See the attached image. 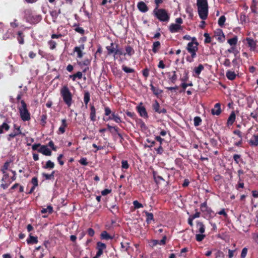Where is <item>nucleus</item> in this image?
<instances>
[{
	"mask_svg": "<svg viewBox=\"0 0 258 258\" xmlns=\"http://www.w3.org/2000/svg\"><path fill=\"white\" fill-rule=\"evenodd\" d=\"M107 247L106 245L100 241H98L96 243V248L97 249L96 254L101 256L103 253V251L106 249Z\"/></svg>",
	"mask_w": 258,
	"mask_h": 258,
	"instance_id": "1a4fd4ad",
	"label": "nucleus"
},
{
	"mask_svg": "<svg viewBox=\"0 0 258 258\" xmlns=\"http://www.w3.org/2000/svg\"><path fill=\"white\" fill-rule=\"evenodd\" d=\"M188 72L186 70H185L183 73V76L180 78V80L183 83H186L188 80Z\"/></svg>",
	"mask_w": 258,
	"mask_h": 258,
	"instance_id": "de8ad7c7",
	"label": "nucleus"
},
{
	"mask_svg": "<svg viewBox=\"0 0 258 258\" xmlns=\"http://www.w3.org/2000/svg\"><path fill=\"white\" fill-rule=\"evenodd\" d=\"M100 238L101 240H111L113 239V237L111 236L106 231H103L100 235Z\"/></svg>",
	"mask_w": 258,
	"mask_h": 258,
	"instance_id": "4be33fe9",
	"label": "nucleus"
},
{
	"mask_svg": "<svg viewBox=\"0 0 258 258\" xmlns=\"http://www.w3.org/2000/svg\"><path fill=\"white\" fill-rule=\"evenodd\" d=\"M204 36L205 37L204 42L205 43H209L211 42V38L209 34L207 33H205Z\"/></svg>",
	"mask_w": 258,
	"mask_h": 258,
	"instance_id": "bf43d9fd",
	"label": "nucleus"
},
{
	"mask_svg": "<svg viewBox=\"0 0 258 258\" xmlns=\"http://www.w3.org/2000/svg\"><path fill=\"white\" fill-rule=\"evenodd\" d=\"M152 108L155 112L158 113H166L167 112L165 108H161L160 104L157 100H155L152 104Z\"/></svg>",
	"mask_w": 258,
	"mask_h": 258,
	"instance_id": "9b49d317",
	"label": "nucleus"
},
{
	"mask_svg": "<svg viewBox=\"0 0 258 258\" xmlns=\"http://www.w3.org/2000/svg\"><path fill=\"white\" fill-rule=\"evenodd\" d=\"M186 49L188 52L190 54V56H186V61L189 62H193L194 59L197 56V52L198 50V45H196L192 43H188Z\"/></svg>",
	"mask_w": 258,
	"mask_h": 258,
	"instance_id": "39448f33",
	"label": "nucleus"
},
{
	"mask_svg": "<svg viewBox=\"0 0 258 258\" xmlns=\"http://www.w3.org/2000/svg\"><path fill=\"white\" fill-rule=\"evenodd\" d=\"M27 242L28 244H36L38 242L37 236H33L30 234L29 237L27 239Z\"/></svg>",
	"mask_w": 258,
	"mask_h": 258,
	"instance_id": "cd10ccee",
	"label": "nucleus"
},
{
	"mask_svg": "<svg viewBox=\"0 0 258 258\" xmlns=\"http://www.w3.org/2000/svg\"><path fill=\"white\" fill-rule=\"evenodd\" d=\"M79 162L82 165L86 166L88 165V162L87 161V159L86 158H81L80 160L79 161Z\"/></svg>",
	"mask_w": 258,
	"mask_h": 258,
	"instance_id": "774afa93",
	"label": "nucleus"
},
{
	"mask_svg": "<svg viewBox=\"0 0 258 258\" xmlns=\"http://www.w3.org/2000/svg\"><path fill=\"white\" fill-rule=\"evenodd\" d=\"M122 70L126 73H132L135 72V70L130 68H128L126 66L123 65L122 66Z\"/></svg>",
	"mask_w": 258,
	"mask_h": 258,
	"instance_id": "8fccbe9b",
	"label": "nucleus"
},
{
	"mask_svg": "<svg viewBox=\"0 0 258 258\" xmlns=\"http://www.w3.org/2000/svg\"><path fill=\"white\" fill-rule=\"evenodd\" d=\"M153 15L159 21L167 22L170 20V14L165 9H154L152 12Z\"/></svg>",
	"mask_w": 258,
	"mask_h": 258,
	"instance_id": "f03ea898",
	"label": "nucleus"
},
{
	"mask_svg": "<svg viewBox=\"0 0 258 258\" xmlns=\"http://www.w3.org/2000/svg\"><path fill=\"white\" fill-rule=\"evenodd\" d=\"M142 105L143 103L142 102L140 103L139 105L137 106V110L141 117H143L145 118H148V113L147 112L146 108Z\"/></svg>",
	"mask_w": 258,
	"mask_h": 258,
	"instance_id": "9d476101",
	"label": "nucleus"
},
{
	"mask_svg": "<svg viewBox=\"0 0 258 258\" xmlns=\"http://www.w3.org/2000/svg\"><path fill=\"white\" fill-rule=\"evenodd\" d=\"M236 76L237 75L234 72L230 70H228L226 73V77L228 80L231 81L234 80L236 78Z\"/></svg>",
	"mask_w": 258,
	"mask_h": 258,
	"instance_id": "a878e982",
	"label": "nucleus"
},
{
	"mask_svg": "<svg viewBox=\"0 0 258 258\" xmlns=\"http://www.w3.org/2000/svg\"><path fill=\"white\" fill-rule=\"evenodd\" d=\"M107 128L112 134H113L114 132H117L118 131H119V128L117 126H112L109 124H107Z\"/></svg>",
	"mask_w": 258,
	"mask_h": 258,
	"instance_id": "49530a36",
	"label": "nucleus"
},
{
	"mask_svg": "<svg viewBox=\"0 0 258 258\" xmlns=\"http://www.w3.org/2000/svg\"><path fill=\"white\" fill-rule=\"evenodd\" d=\"M226 21V17L224 16H221L218 20V25L220 27H223Z\"/></svg>",
	"mask_w": 258,
	"mask_h": 258,
	"instance_id": "3c124183",
	"label": "nucleus"
},
{
	"mask_svg": "<svg viewBox=\"0 0 258 258\" xmlns=\"http://www.w3.org/2000/svg\"><path fill=\"white\" fill-rule=\"evenodd\" d=\"M238 41V38L237 36H234L233 38L229 39L227 41L228 43L231 46H234L236 45Z\"/></svg>",
	"mask_w": 258,
	"mask_h": 258,
	"instance_id": "58836bf2",
	"label": "nucleus"
},
{
	"mask_svg": "<svg viewBox=\"0 0 258 258\" xmlns=\"http://www.w3.org/2000/svg\"><path fill=\"white\" fill-rule=\"evenodd\" d=\"M221 112V105L219 103L215 104L213 108L211 109V113L213 115H219Z\"/></svg>",
	"mask_w": 258,
	"mask_h": 258,
	"instance_id": "6ab92c4d",
	"label": "nucleus"
},
{
	"mask_svg": "<svg viewBox=\"0 0 258 258\" xmlns=\"http://www.w3.org/2000/svg\"><path fill=\"white\" fill-rule=\"evenodd\" d=\"M250 9L253 13H257L258 2L257 0H252V3L250 6Z\"/></svg>",
	"mask_w": 258,
	"mask_h": 258,
	"instance_id": "393cba45",
	"label": "nucleus"
},
{
	"mask_svg": "<svg viewBox=\"0 0 258 258\" xmlns=\"http://www.w3.org/2000/svg\"><path fill=\"white\" fill-rule=\"evenodd\" d=\"M10 161H6L4 165L3 166L2 168H1V171L4 173H6V170H8L9 166H10Z\"/></svg>",
	"mask_w": 258,
	"mask_h": 258,
	"instance_id": "09e8293b",
	"label": "nucleus"
},
{
	"mask_svg": "<svg viewBox=\"0 0 258 258\" xmlns=\"http://www.w3.org/2000/svg\"><path fill=\"white\" fill-rule=\"evenodd\" d=\"M121 167L123 169H128L129 167V164L127 160H122L121 161Z\"/></svg>",
	"mask_w": 258,
	"mask_h": 258,
	"instance_id": "e2e57ef3",
	"label": "nucleus"
},
{
	"mask_svg": "<svg viewBox=\"0 0 258 258\" xmlns=\"http://www.w3.org/2000/svg\"><path fill=\"white\" fill-rule=\"evenodd\" d=\"M21 107L19 108L20 117L24 121H29L31 119L30 113L27 109V106L24 100L21 101Z\"/></svg>",
	"mask_w": 258,
	"mask_h": 258,
	"instance_id": "423d86ee",
	"label": "nucleus"
},
{
	"mask_svg": "<svg viewBox=\"0 0 258 258\" xmlns=\"http://www.w3.org/2000/svg\"><path fill=\"white\" fill-rule=\"evenodd\" d=\"M85 49V45L82 44L79 46H76L74 49V52L77 53L78 58H82L83 56L84 53L83 50Z\"/></svg>",
	"mask_w": 258,
	"mask_h": 258,
	"instance_id": "4468645a",
	"label": "nucleus"
},
{
	"mask_svg": "<svg viewBox=\"0 0 258 258\" xmlns=\"http://www.w3.org/2000/svg\"><path fill=\"white\" fill-rule=\"evenodd\" d=\"M24 36L22 31H19L18 32L17 40L20 44H23L24 43Z\"/></svg>",
	"mask_w": 258,
	"mask_h": 258,
	"instance_id": "c9c22d12",
	"label": "nucleus"
},
{
	"mask_svg": "<svg viewBox=\"0 0 258 258\" xmlns=\"http://www.w3.org/2000/svg\"><path fill=\"white\" fill-rule=\"evenodd\" d=\"M82 73L81 72H78L75 74L70 75V77L72 79L73 81H75L77 78H78L79 79H81L82 78Z\"/></svg>",
	"mask_w": 258,
	"mask_h": 258,
	"instance_id": "79ce46f5",
	"label": "nucleus"
},
{
	"mask_svg": "<svg viewBox=\"0 0 258 258\" xmlns=\"http://www.w3.org/2000/svg\"><path fill=\"white\" fill-rule=\"evenodd\" d=\"M90 100V95L88 91H85L84 94V102L86 108H87L88 104Z\"/></svg>",
	"mask_w": 258,
	"mask_h": 258,
	"instance_id": "2f4dec72",
	"label": "nucleus"
},
{
	"mask_svg": "<svg viewBox=\"0 0 258 258\" xmlns=\"http://www.w3.org/2000/svg\"><path fill=\"white\" fill-rule=\"evenodd\" d=\"M48 44L50 49L53 50L56 48V43L55 41L52 40H50L48 41Z\"/></svg>",
	"mask_w": 258,
	"mask_h": 258,
	"instance_id": "864d4df0",
	"label": "nucleus"
},
{
	"mask_svg": "<svg viewBox=\"0 0 258 258\" xmlns=\"http://www.w3.org/2000/svg\"><path fill=\"white\" fill-rule=\"evenodd\" d=\"M125 114L129 117H131L133 119H135L136 118V114L134 112H131L127 110L125 112Z\"/></svg>",
	"mask_w": 258,
	"mask_h": 258,
	"instance_id": "052dcab7",
	"label": "nucleus"
},
{
	"mask_svg": "<svg viewBox=\"0 0 258 258\" xmlns=\"http://www.w3.org/2000/svg\"><path fill=\"white\" fill-rule=\"evenodd\" d=\"M55 164L51 160H48L46 162L45 165L43 166L44 169H52L54 167Z\"/></svg>",
	"mask_w": 258,
	"mask_h": 258,
	"instance_id": "4c0bfd02",
	"label": "nucleus"
},
{
	"mask_svg": "<svg viewBox=\"0 0 258 258\" xmlns=\"http://www.w3.org/2000/svg\"><path fill=\"white\" fill-rule=\"evenodd\" d=\"M55 171H53L50 174H47L45 173H42V176L45 177L46 180H50L54 179V176L55 174Z\"/></svg>",
	"mask_w": 258,
	"mask_h": 258,
	"instance_id": "a19ab883",
	"label": "nucleus"
},
{
	"mask_svg": "<svg viewBox=\"0 0 258 258\" xmlns=\"http://www.w3.org/2000/svg\"><path fill=\"white\" fill-rule=\"evenodd\" d=\"M90 120L92 121H95L96 120V109H95L94 106L91 104H90Z\"/></svg>",
	"mask_w": 258,
	"mask_h": 258,
	"instance_id": "aec40b11",
	"label": "nucleus"
},
{
	"mask_svg": "<svg viewBox=\"0 0 258 258\" xmlns=\"http://www.w3.org/2000/svg\"><path fill=\"white\" fill-rule=\"evenodd\" d=\"M233 134L238 136L240 139H242V133L239 130H235L233 132Z\"/></svg>",
	"mask_w": 258,
	"mask_h": 258,
	"instance_id": "0e129e2a",
	"label": "nucleus"
},
{
	"mask_svg": "<svg viewBox=\"0 0 258 258\" xmlns=\"http://www.w3.org/2000/svg\"><path fill=\"white\" fill-rule=\"evenodd\" d=\"M194 125L195 126L200 125L202 122V119L199 116H196L194 119Z\"/></svg>",
	"mask_w": 258,
	"mask_h": 258,
	"instance_id": "603ef678",
	"label": "nucleus"
},
{
	"mask_svg": "<svg viewBox=\"0 0 258 258\" xmlns=\"http://www.w3.org/2000/svg\"><path fill=\"white\" fill-rule=\"evenodd\" d=\"M206 237L205 234H197L196 235V239L197 241L200 242L202 241Z\"/></svg>",
	"mask_w": 258,
	"mask_h": 258,
	"instance_id": "5fc2aeb1",
	"label": "nucleus"
},
{
	"mask_svg": "<svg viewBox=\"0 0 258 258\" xmlns=\"http://www.w3.org/2000/svg\"><path fill=\"white\" fill-rule=\"evenodd\" d=\"M47 118V116L46 114H44L41 115L40 120H41L42 125L44 126L45 124H46Z\"/></svg>",
	"mask_w": 258,
	"mask_h": 258,
	"instance_id": "680f3d73",
	"label": "nucleus"
},
{
	"mask_svg": "<svg viewBox=\"0 0 258 258\" xmlns=\"http://www.w3.org/2000/svg\"><path fill=\"white\" fill-rule=\"evenodd\" d=\"M144 213L147 217L146 222L148 224L150 223L152 220H154V215L152 213H149L147 211H144Z\"/></svg>",
	"mask_w": 258,
	"mask_h": 258,
	"instance_id": "e433bc0d",
	"label": "nucleus"
},
{
	"mask_svg": "<svg viewBox=\"0 0 258 258\" xmlns=\"http://www.w3.org/2000/svg\"><path fill=\"white\" fill-rule=\"evenodd\" d=\"M91 63V60L89 59H85L82 62H80L79 63V65L80 66H87L90 64Z\"/></svg>",
	"mask_w": 258,
	"mask_h": 258,
	"instance_id": "6e6d98bb",
	"label": "nucleus"
},
{
	"mask_svg": "<svg viewBox=\"0 0 258 258\" xmlns=\"http://www.w3.org/2000/svg\"><path fill=\"white\" fill-rule=\"evenodd\" d=\"M161 47L160 42L158 41L154 42L152 46V51L154 53H156Z\"/></svg>",
	"mask_w": 258,
	"mask_h": 258,
	"instance_id": "473e14b6",
	"label": "nucleus"
},
{
	"mask_svg": "<svg viewBox=\"0 0 258 258\" xmlns=\"http://www.w3.org/2000/svg\"><path fill=\"white\" fill-rule=\"evenodd\" d=\"M172 75H170V73H168V78L171 82L173 84H175L177 79V76L176 75V71H174L172 72Z\"/></svg>",
	"mask_w": 258,
	"mask_h": 258,
	"instance_id": "7c9ffc66",
	"label": "nucleus"
},
{
	"mask_svg": "<svg viewBox=\"0 0 258 258\" xmlns=\"http://www.w3.org/2000/svg\"><path fill=\"white\" fill-rule=\"evenodd\" d=\"M38 152L42 153L45 156H50L52 154L51 151L48 148L46 145H42L41 147L38 150Z\"/></svg>",
	"mask_w": 258,
	"mask_h": 258,
	"instance_id": "ddd939ff",
	"label": "nucleus"
},
{
	"mask_svg": "<svg viewBox=\"0 0 258 258\" xmlns=\"http://www.w3.org/2000/svg\"><path fill=\"white\" fill-rule=\"evenodd\" d=\"M125 51L129 56H132L135 53L134 49L130 45H127L125 47Z\"/></svg>",
	"mask_w": 258,
	"mask_h": 258,
	"instance_id": "37998d69",
	"label": "nucleus"
},
{
	"mask_svg": "<svg viewBox=\"0 0 258 258\" xmlns=\"http://www.w3.org/2000/svg\"><path fill=\"white\" fill-rule=\"evenodd\" d=\"M210 143L211 145L213 147H216L218 144L217 141L215 139H214V138L210 139Z\"/></svg>",
	"mask_w": 258,
	"mask_h": 258,
	"instance_id": "69168bd1",
	"label": "nucleus"
},
{
	"mask_svg": "<svg viewBox=\"0 0 258 258\" xmlns=\"http://www.w3.org/2000/svg\"><path fill=\"white\" fill-rule=\"evenodd\" d=\"M201 211L202 212H206L207 214L210 215L212 210L211 209L209 208L207 206V202H205L201 205Z\"/></svg>",
	"mask_w": 258,
	"mask_h": 258,
	"instance_id": "5701e85b",
	"label": "nucleus"
},
{
	"mask_svg": "<svg viewBox=\"0 0 258 258\" xmlns=\"http://www.w3.org/2000/svg\"><path fill=\"white\" fill-rule=\"evenodd\" d=\"M236 119V115L234 111H232L227 121V125H231L234 122Z\"/></svg>",
	"mask_w": 258,
	"mask_h": 258,
	"instance_id": "412c9836",
	"label": "nucleus"
},
{
	"mask_svg": "<svg viewBox=\"0 0 258 258\" xmlns=\"http://www.w3.org/2000/svg\"><path fill=\"white\" fill-rule=\"evenodd\" d=\"M104 121L113 120L116 123H120L122 122L120 117L118 113L115 111H111V109L106 106L104 108V116L103 118Z\"/></svg>",
	"mask_w": 258,
	"mask_h": 258,
	"instance_id": "7ed1b4c3",
	"label": "nucleus"
},
{
	"mask_svg": "<svg viewBox=\"0 0 258 258\" xmlns=\"http://www.w3.org/2000/svg\"><path fill=\"white\" fill-rule=\"evenodd\" d=\"M137 122H138L139 123V124L140 125V127L142 128H143V129H146L147 128L146 124H145V123L144 122V121L142 119H138L137 120Z\"/></svg>",
	"mask_w": 258,
	"mask_h": 258,
	"instance_id": "4d7b16f0",
	"label": "nucleus"
},
{
	"mask_svg": "<svg viewBox=\"0 0 258 258\" xmlns=\"http://www.w3.org/2000/svg\"><path fill=\"white\" fill-rule=\"evenodd\" d=\"M10 129V126L6 122H4L1 125H0V134L3 133V130H5L8 131Z\"/></svg>",
	"mask_w": 258,
	"mask_h": 258,
	"instance_id": "c03bdc74",
	"label": "nucleus"
},
{
	"mask_svg": "<svg viewBox=\"0 0 258 258\" xmlns=\"http://www.w3.org/2000/svg\"><path fill=\"white\" fill-rule=\"evenodd\" d=\"M133 205L135 209H139L143 208V205L141 203H139L138 201L136 200L133 202Z\"/></svg>",
	"mask_w": 258,
	"mask_h": 258,
	"instance_id": "13d9d810",
	"label": "nucleus"
},
{
	"mask_svg": "<svg viewBox=\"0 0 258 258\" xmlns=\"http://www.w3.org/2000/svg\"><path fill=\"white\" fill-rule=\"evenodd\" d=\"M197 5L200 18L206 20L208 15V4L207 0H197Z\"/></svg>",
	"mask_w": 258,
	"mask_h": 258,
	"instance_id": "f257e3e1",
	"label": "nucleus"
},
{
	"mask_svg": "<svg viewBox=\"0 0 258 258\" xmlns=\"http://www.w3.org/2000/svg\"><path fill=\"white\" fill-rule=\"evenodd\" d=\"M247 253V248L246 247H244L242 249L241 254H240V257L241 258H245L246 257V255Z\"/></svg>",
	"mask_w": 258,
	"mask_h": 258,
	"instance_id": "338daca9",
	"label": "nucleus"
},
{
	"mask_svg": "<svg viewBox=\"0 0 258 258\" xmlns=\"http://www.w3.org/2000/svg\"><path fill=\"white\" fill-rule=\"evenodd\" d=\"M248 143L251 147H257L258 146V134L253 135Z\"/></svg>",
	"mask_w": 258,
	"mask_h": 258,
	"instance_id": "2eb2a0df",
	"label": "nucleus"
},
{
	"mask_svg": "<svg viewBox=\"0 0 258 258\" xmlns=\"http://www.w3.org/2000/svg\"><path fill=\"white\" fill-rule=\"evenodd\" d=\"M153 174L154 180L157 185L160 184L161 181H165L164 179L162 176L158 175L156 172L154 171Z\"/></svg>",
	"mask_w": 258,
	"mask_h": 258,
	"instance_id": "c85d7f7f",
	"label": "nucleus"
},
{
	"mask_svg": "<svg viewBox=\"0 0 258 258\" xmlns=\"http://www.w3.org/2000/svg\"><path fill=\"white\" fill-rule=\"evenodd\" d=\"M233 160L236 164H239L240 162H243V160L241 158V155L238 154H234L233 155Z\"/></svg>",
	"mask_w": 258,
	"mask_h": 258,
	"instance_id": "a18cd8bd",
	"label": "nucleus"
},
{
	"mask_svg": "<svg viewBox=\"0 0 258 258\" xmlns=\"http://www.w3.org/2000/svg\"><path fill=\"white\" fill-rule=\"evenodd\" d=\"M53 207L51 205H49L46 208H43L41 210V212L42 214H45L47 212L49 214H51L53 212Z\"/></svg>",
	"mask_w": 258,
	"mask_h": 258,
	"instance_id": "ea45409f",
	"label": "nucleus"
},
{
	"mask_svg": "<svg viewBox=\"0 0 258 258\" xmlns=\"http://www.w3.org/2000/svg\"><path fill=\"white\" fill-rule=\"evenodd\" d=\"M138 9L142 13H146L148 11L149 8L144 2H140L137 4Z\"/></svg>",
	"mask_w": 258,
	"mask_h": 258,
	"instance_id": "f3484780",
	"label": "nucleus"
},
{
	"mask_svg": "<svg viewBox=\"0 0 258 258\" xmlns=\"http://www.w3.org/2000/svg\"><path fill=\"white\" fill-rule=\"evenodd\" d=\"M182 29V26L178 24L172 23L169 27V31L171 33H176Z\"/></svg>",
	"mask_w": 258,
	"mask_h": 258,
	"instance_id": "dca6fc26",
	"label": "nucleus"
},
{
	"mask_svg": "<svg viewBox=\"0 0 258 258\" xmlns=\"http://www.w3.org/2000/svg\"><path fill=\"white\" fill-rule=\"evenodd\" d=\"M215 35L217 37V39L220 42H223L225 40V35L220 29H217L215 32Z\"/></svg>",
	"mask_w": 258,
	"mask_h": 258,
	"instance_id": "a211bd4d",
	"label": "nucleus"
},
{
	"mask_svg": "<svg viewBox=\"0 0 258 258\" xmlns=\"http://www.w3.org/2000/svg\"><path fill=\"white\" fill-rule=\"evenodd\" d=\"M245 41L250 51L258 52V45L256 44V40H254L251 38L247 37Z\"/></svg>",
	"mask_w": 258,
	"mask_h": 258,
	"instance_id": "0eeeda50",
	"label": "nucleus"
},
{
	"mask_svg": "<svg viewBox=\"0 0 258 258\" xmlns=\"http://www.w3.org/2000/svg\"><path fill=\"white\" fill-rule=\"evenodd\" d=\"M197 227L198 228V232L201 234H203L205 231V227L203 222L200 221L197 222Z\"/></svg>",
	"mask_w": 258,
	"mask_h": 258,
	"instance_id": "bb28decb",
	"label": "nucleus"
},
{
	"mask_svg": "<svg viewBox=\"0 0 258 258\" xmlns=\"http://www.w3.org/2000/svg\"><path fill=\"white\" fill-rule=\"evenodd\" d=\"M150 86L151 87V90L153 92V94L156 96L158 97L159 95L162 93V90H161L158 88H156L152 84H151Z\"/></svg>",
	"mask_w": 258,
	"mask_h": 258,
	"instance_id": "b1692460",
	"label": "nucleus"
},
{
	"mask_svg": "<svg viewBox=\"0 0 258 258\" xmlns=\"http://www.w3.org/2000/svg\"><path fill=\"white\" fill-rule=\"evenodd\" d=\"M204 69V67L202 64H200L197 67H195L194 70L195 73V75L194 76H196L199 75Z\"/></svg>",
	"mask_w": 258,
	"mask_h": 258,
	"instance_id": "72a5a7b5",
	"label": "nucleus"
},
{
	"mask_svg": "<svg viewBox=\"0 0 258 258\" xmlns=\"http://www.w3.org/2000/svg\"><path fill=\"white\" fill-rule=\"evenodd\" d=\"M68 124L67 123L66 119L64 118L61 119V125L58 128V131L61 134H63L66 131V127H67Z\"/></svg>",
	"mask_w": 258,
	"mask_h": 258,
	"instance_id": "c756f323",
	"label": "nucleus"
},
{
	"mask_svg": "<svg viewBox=\"0 0 258 258\" xmlns=\"http://www.w3.org/2000/svg\"><path fill=\"white\" fill-rule=\"evenodd\" d=\"M110 211L115 216H117V215L119 213V208H118V207L116 205H112L110 207Z\"/></svg>",
	"mask_w": 258,
	"mask_h": 258,
	"instance_id": "f704fd0d",
	"label": "nucleus"
},
{
	"mask_svg": "<svg viewBox=\"0 0 258 258\" xmlns=\"http://www.w3.org/2000/svg\"><path fill=\"white\" fill-rule=\"evenodd\" d=\"M118 47V44H115L113 42L111 43L109 46H107L106 47V49H107V54L109 55L113 54L114 55L115 50Z\"/></svg>",
	"mask_w": 258,
	"mask_h": 258,
	"instance_id": "f8f14e48",
	"label": "nucleus"
},
{
	"mask_svg": "<svg viewBox=\"0 0 258 258\" xmlns=\"http://www.w3.org/2000/svg\"><path fill=\"white\" fill-rule=\"evenodd\" d=\"M14 131L13 133L10 134L7 137V140L9 141H11L12 139L17 136L22 135L25 136L24 134H23L21 130V126L16 124L14 125Z\"/></svg>",
	"mask_w": 258,
	"mask_h": 258,
	"instance_id": "6e6552de",
	"label": "nucleus"
},
{
	"mask_svg": "<svg viewBox=\"0 0 258 258\" xmlns=\"http://www.w3.org/2000/svg\"><path fill=\"white\" fill-rule=\"evenodd\" d=\"M60 93L66 104L70 107L73 102V96L68 86H63L60 89Z\"/></svg>",
	"mask_w": 258,
	"mask_h": 258,
	"instance_id": "20e7f679",
	"label": "nucleus"
}]
</instances>
